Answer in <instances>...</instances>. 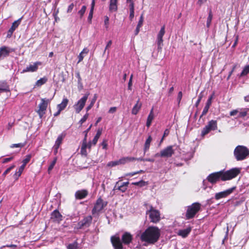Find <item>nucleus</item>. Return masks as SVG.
<instances>
[{
  "label": "nucleus",
  "mask_w": 249,
  "mask_h": 249,
  "mask_svg": "<svg viewBox=\"0 0 249 249\" xmlns=\"http://www.w3.org/2000/svg\"><path fill=\"white\" fill-rule=\"evenodd\" d=\"M240 169L237 168H232L226 171H220L211 174L207 177L208 180L211 183H214L221 180L225 181L231 179L240 173Z\"/></svg>",
  "instance_id": "1"
},
{
  "label": "nucleus",
  "mask_w": 249,
  "mask_h": 249,
  "mask_svg": "<svg viewBox=\"0 0 249 249\" xmlns=\"http://www.w3.org/2000/svg\"><path fill=\"white\" fill-rule=\"evenodd\" d=\"M160 235V230L158 227L151 226L142 234L141 239L142 241L153 244L158 241Z\"/></svg>",
  "instance_id": "2"
},
{
  "label": "nucleus",
  "mask_w": 249,
  "mask_h": 249,
  "mask_svg": "<svg viewBox=\"0 0 249 249\" xmlns=\"http://www.w3.org/2000/svg\"><path fill=\"white\" fill-rule=\"evenodd\" d=\"M249 155L248 149L242 145L237 146L234 150V155L237 160H242Z\"/></svg>",
  "instance_id": "3"
},
{
  "label": "nucleus",
  "mask_w": 249,
  "mask_h": 249,
  "mask_svg": "<svg viewBox=\"0 0 249 249\" xmlns=\"http://www.w3.org/2000/svg\"><path fill=\"white\" fill-rule=\"evenodd\" d=\"M201 204L198 202H195L187 206L186 212V219H190L194 218L195 215L199 211Z\"/></svg>",
  "instance_id": "4"
},
{
  "label": "nucleus",
  "mask_w": 249,
  "mask_h": 249,
  "mask_svg": "<svg viewBox=\"0 0 249 249\" xmlns=\"http://www.w3.org/2000/svg\"><path fill=\"white\" fill-rule=\"evenodd\" d=\"M146 213V214L149 215V217L151 222L157 223L160 221V212L155 209L151 205L149 206V209L147 210Z\"/></svg>",
  "instance_id": "5"
},
{
  "label": "nucleus",
  "mask_w": 249,
  "mask_h": 249,
  "mask_svg": "<svg viewBox=\"0 0 249 249\" xmlns=\"http://www.w3.org/2000/svg\"><path fill=\"white\" fill-rule=\"evenodd\" d=\"M217 121L212 120L209 121L208 124L203 128L201 131V136H204L208 134L211 131L217 129Z\"/></svg>",
  "instance_id": "6"
},
{
  "label": "nucleus",
  "mask_w": 249,
  "mask_h": 249,
  "mask_svg": "<svg viewBox=\"0 0 249 249\" xmlns=\"http://www.w3.org/2000/svg\"><path fill=\"white\" fill-rule=\"evenodd\" d=\"M89 94V93L86 94L73 106L75 112L77 113H79L84 107Z\"/></svg>",
  "instance_id": "7"
},
{
  "label": "nucleus",
  "mask_w": 249,
  "mask_h": 249,
  "mask_svg": "<svg viewBox=\"0 0 249 249\" xmlns=\"http://www.w3.org/2000/svg\"><path fill=\"white\" fill-rule=\"evenodd\" d=\"M107 205V202H105L103 200L99 197L96 201L94 206L92 210V214H95L99 213L102 211L104 207Z\"/></svg>",
  "instance_id": "8"
},
{
  "label": "nucleus",
  "mask_w": 249,
  "mask_h": 249,
  "mask_svg": "<svg viewBox=\"0 0 249 249\" xmlns=\"http://www.w3.org/2000/svg\"><path fill=\"white\" fill-rule=\"evenodd\" d=\"M49 102V99H41V102L38 106L39 109L37 111V112L40 118H41L43 115L45 114V110H46V108L47 107L48 104Z\"/></svg>",
  "instance_id": "9"
},
{
  "label": "nucleus",
  "mask_w": 249,
  "mask_h": 249,
  "mask_svg": "<svg viewBox=\"0 0 249 249\" xmlns=\"http://www.w3.org/2000/svg\"><path fill=\"white\" fill-rule=\"evenodd\" d=\"M165 26L164 25L160 29L159 33L157 36V43L158 45V49L160 50L163 46V39L162 37L165 33Z\"/></svg>",
  "instance_id": "10"
},
{
  "label": "nucleus",
  "mask_w": 249,
  "mask_h": 249,
  "mask_svg": "<svg viewBox=\"0 0 249 249\" xmlns=\"http://www.w3.org/2000/svg\"><path fill=\"white\" fill-rule=\"evenodd\" d=\"M175 151L173 146L170 145L162 150L160 152V157L162 158H170L174 154Z\"/></svg>",
  "instance_id": "11"
},
{
  "label": "nucleus",
  "mask_w": 249,
  "mask_h": 249,
  "mask_svg": "<svg viewBox=\"0 0 249 249\" xmlns=\"http://www.w3.org/2000/svg\"><path fill=\"white\" fill-rule=\"evenodd\" d=\"M235 188V187H233L226 191L216 193L215 195V198L218 200L221 198L225 197L232 193Z\"/></svg>",
  "instance_id": "12"
},
{
  "label": "nucleus",
  "mask_w": 249,
  "mask_h": 249,
  "mask_svg": "<svg viewBox=\"0 0 249 249\" xmlns=\"http://www.w3.org/2000/svg\"><path fill=\"white\" fill-rule=\"evenodd\" d=\"M51 219L54 222L59 223L62 220V215L58 210H55L51 213Z\"/></svg>",
  "instance_id": "13"
},
{
  "label": "nucleus",
  "mask_w": 249,
  "mask_h": 249,
  "mask_svg": "<svg viewBox=\"0 0 249 249\" xmlns=\"http://www.w3.org/2000/svg\"><path fill=\"white\" fill-rule=\"evenodd\" d=\"M22 18V17L19 18L17 20L15 21L12 23V25L11 28L9 29L8 32H7V37H10L12 36L14 31L18 28V27L20 24Z\"/></svg>",
  "instance_id": "14"
},
{
  "label": "nucleus",
  "mask_w": 249,
  "mask_h": 249,
  "mask_svg": "<svg viewBox=\"0 0 249 249\" xmlns=\"http://www.w3.org/2000/svg\"><path fill=\"white\" fill-rule=\"evenodd\" d=\"M13 51L12 49H11L6 46H2L0 48V59H3L4 57L8 56L9 53Z\"/></svg>",
  "instance_id": "15"
},
{
  "label": "nucleus",
  "mask_w": 249,
  "mask_h": 249,
  "mask_svg": "<svg viewBox=\"0 0 249 249\" xmlns=\"http://www.w3.org/2000/svg\"><path fill=\"white\" fill-rule=\"evenodd\" d=\"M111 241L115 249H122L123 245L119 237L113 236Z\"/></svg>",
  "instance_id": "16"
},
{
  "label": "nucleus",
  "mask_w": 249,
  "mask_h": 249,
  "mask_svg": "<svg viewBox=\"0 0 249 249\" xmlns=\"http://www.w3.org/2000/svg\"><path fill=\"white\" fill-rule=\"evenodd\" d=\"M92 221V217L88 216L85 217L83 220L78 223V225L80 228L83 227H88L91 224Z\"/></svg>",
  "instance_id": "17"
},
{
  "label": "nucleus",
  "mask_w": 249,
  "mask_h": 249,
  "mask_svg": "<svg viewBox=\"0 0 249 249\" xmlns=\"http://www.w3.org/2000/svg\"><path fill=\"white\" fill-rule=\"evenodd\" d=\"M41 65V62H36L34 63L33 64H31L29 66L27 67L25 69L23 70L22 73L26 72H34L36 71L38 69V65Z\"/></svg>",
  "instance_id": "18"
},
{
  "label": "nucleus",
  "mask_w": 249,
  "mask_h": 249,
  "mask_svg": "<svg viewBox=\"0 0 249 249\" xmlns=\"http://www.w3.org/2000/svg\"><path fill=\"white\" fill-rule=\"evenodd\" d=\"M132 240V235L129 232H124L122 236V242L126 245L129 244Z\"/></svg>",
  "instance_id": "19"
},
{
  "label": "nucleus",
  "mask_w": 249,
  "mask_h": 249,
  "mask_svg": "<svg viewBox=\"0 0 249 249\" xmlns=\"http://www.w3.org/2000/svg\"><path fill=\"white\" fill-rule=\"evenodd\" d=\"M129 184L128 182H123L122 184L119 185V181H118L116 183L115 186L114 187V190H118L121 191L122 192H124L126 189L127 186Z\"/></svg>",
  "instance_id": "20"
},
{
  "label": "nucleus",
  "mask_w": 249,
  "mask_h": 249,
  "mask_svg": "<svg viewBox=\"0 0 249 249\" xmlns=\"http://www.w3.org/2000/svg\"><path fill=\"white\" fill-rule=\"evenodd\" d=\"M88 194V193L86 190H79L76 192L75 196L76 199H82L85 198Z\"/></svg>",
  "instance_id": "21"
},
{
  "label": "nucleus",
  "mask_w": 249,
  "mask_h": 249,
  "mask_svg": "<svg viewBox=\"0 0 249 249\" xmlns=\"http://www.w3.org/2000/svg\"><path fill=\"white\" fill-rule=\"evenodd\" d=\"M118 0H110L109 10L111 12H116L118 9Z\"/></svg>",
  "instance_id": "22"
},
{
  "label": "nucleus",
  "mask_w": 249,
  "mask_h": 249,
  "mask_svg": "<svg viewBox=\"0 0 249 249\" xmlns=\"http://www.w3.org/2000/svg\"><path fill=\"white\" fill-rule=\"evenodd\" d=\"M153 107L150 110V113L147 117L146 125L147 127H149L151 124L154 118V115L153 112Z\"/></svg>",
  "instance_id": "23"
},
{
  "label": "nucleus",
  "mask_w": 249,
  "mask_h": 249,
  "mask_svg": "<svg viewBox=\"0 0 249 249\" xmlns=\"http://www.w3.org/2000/svg\"><path fill=\"white\" fill-rule=\"evenodd\" d=\"M191 231V228H188L186 229H183L181 230H179L178 234V235H180L182 236L183 238H185L188 236V235L189 234V233Z\"/></svg>",
  "instance_id": "24"
},
{
  "label": "nucleus",
  "mask_w": 249,
  "mask_h": 249,
  "mask_svg": "<svg viewBox=\"0 0 249 249\" xmlns=\"http://www.w3.org/2000/svg\"><path fill=\"white\" fill-rule=\"evenodd\" d=\"M9 87L5 81H0V92L9 91Z\"/></svg>",
  "instance_id": "25"
},
{
  "label": "nucleus",
  "mask_w": 249,
  "mask_h": 249,
  "mask_svg": "<svg viewBox=\"0 0 249 249\" xmlns=\"http://www.w3.org/2000/svg\"><path fill=\"white\" fill-rule=\"evenodd\" d=\"M25 166L24 165H21L19 168L18 169V171H16L15 174L13 175V178L15 180H18V178L21 175L23 170L25 168Z\"/></svg>",
  "instance_id": "26"
},
{
  "label": "nucleus",
  "mask_w": 249,
  "mask_h": 249,
  "mask_svg": "<svg viewBox=\"0 0 249 249\" xmlns=\"http://www.w3.org/2000/svg\"><path fill=\"white\" fill-rule=\"evenodd\" d=\"M65 136V134L62 133L58 136L56 139L54 146L57 148H59L61 144L62 143V141Z\"/></svg>",
  "instance_id": "27"
},
{
  "label": "nucleus",
  "mask_w": 249,
  "mask_h": 249,
  "mask_svg": "<svg viewBox=\"0 0 249 249\" xmlns=\"http://www.w3.org/2000/svg\"><path fill=\"white\" fill-rule=\"evenodd\" d=\"M69 102V100L67 98H64L63 99L61 103L58 104L57 106V109H59L60 110H64L66 106H67Z\"/></svg>",
  "instance_id": "28"
},
{
  "label": "nucleus",
  "mask_w": 249,
  "mask_h": 249,
  "mask_svg": "<svg viewBox=\"0 0 249 249\" xmlns=\"http://www.w3.org/2000/svg\"><path fill=\"white\" fill-rule=\"evenodd\" d=\"M89 52V50L87 48H84L83 51L80 53L78 55V63L82 61L85 57V56Z\"/></svg>",
  "instance_id": "29"
},
{
  "label": "nucleus",
  "mask_w": 249,
  "mask_h": 249,
  "mask_svg": "<svg viewBox=\"0 0 249 249\" xmlns=\"http://www.w3.org/2000/svg\"><path fill=\"white\" fill-rule=\"evenodd\" d=\"M94 6H95V0H92V2L91 4V8H90V10L88 18V21L89 23L91 22V19L93 17V9H94Z\"/></svg>",
  "instance_id": "30"
},
{
  "label": "nucleus",
  "mask_w": 249,
  "mask_h": 249,
  "mask_svg": "<svg viewBox=\"0 0 249 249\" xmlns=\"http://www.w3.org/2000/svg\"><path fill=\"white\" fill-rule=\"evenodd\" d=\"M142 106V104L139 103V100H138L136 105L133 107L132 109V113L133 114L136 115L138 113L139 110L140 109Z\"/></svg>",
  "instance_id": "31"
},
{
  "label": "nucleus",
  "mask_w": 249,
  "mask_h": 249,
  "mask_svg": "<svg viewBox=\"0 0 249 249\" xmlns=\"http://www.w3.org/2000/svg\"><path fill=\"white\" fill-rule=\"evenodd\" d=\"M134 160H135V158L128 157H124V158H123L122 159H120L119 160V162H120V164H125L127 162L133 161Z\"/></svg>",
  "instance_id": "32"
},
{
  "label": "nucleus",
  "mask_w": 249,
  "mask_h": 249,
  "mask_svg": "<svg viewBox=\"0 0 249 249\" xmlns=\"http://www.w3.org/2000/svg\"><path fill=\"white\" fill-rule=\"evenodd\" d=\"M152 137L151 136H149L147 140L145 141V144H144V151L145 152L146 151H147L150 147V143L152 141Z\"/></svg>",
  "instance_id": "33"
},
{
  "label": "nucleus",
  "mask_w": 249,
  "mask_h": 249,
  "mask_svg": "<svg viewBox=\"0 0 249 249\" xmlns=\"http://www.w3.org/2000/svg\"><path fill=\"white\" fill-rule=\"evenodd\" d=\"M48 80L47 78L44 77L37 80L36 83V85L37 87H40L47 82Z\"/></svg>",
  "instance_id": "34"
},
{
  "label": "nucleus",
  "mask_w": 249,
  "mask_h": 249,
  "mask_svg": "<svg viewBox=\"0 0 249 249\" xmlns=\"http://www.w3.org/2000/svg\"><path fill=\"white\" fill-rule=\"evenodd\" d=\"M102 133V130L100 129H98L96 135L95 136L94 138H93L92 142L93 145H95L97 143V142L98 141V139L100 137Z\"/></svg>",
  "instance_id": "35"
},
{
  "label": "nucleus",
  "mask_w": 249,
  "mask_h": 249,
  "mask_svg": "<svg viewBox=\"0 0 249 249\" xmlns=\"http://www.w3.org/2000/svg\"><path fill=\"white\" fill-rule=\"evenodd\" d=\"M213 17V15L212 14V10H210L209 11V16L207 18V23H206L207 27L208 28L210 27V26L211 25Z\"/></svg>",
  "instance_id": "36"
},
{
  "label": "nucleus",
  "mask_w": 249,
  "mask_h": 249,
  "mask_svg": "<svg viewBox=\"0 0 249 249\" xmlns=\"http://www.w3.org/2000/svg\"><path fill=\"white\" fill-rule=\"evenodd\" d=\"M126 3L128 4L130 12L134 11V3L133 0H126Z\"/></svg>",
  "instance_id": "37"
},
{
  "label": "nucleus",
  "mask_w": 249,
  "mask_h": 249,
  "mask_svg": "<svg viewBox=\"0 0 249 249\" xmlns=\"http://www.w3.org/2000/svg\"><path fill=\"white\" fill-rule=\"evenodd\" d=\"M56 161H57V158L55 157V158H54L53 160L52 161V162L51 163L50 165H49V166L48 167V172L49 173H50L51 172V171L52 170V169L54 167V166L56 162Z\"/></svg>",
  "instance_id": "38"
},
{
  "label": "nucleus",
  "mask_w": 249,
  "mask_h": 249,
  "mask_svg": "<svg viewBox=\"0 0 249 249\" xmlns=\"http://www.w3.org/2000/svg\"><path fill=\"white\" fill-rule=\"evenodd\" d=\"M97 96L96 95H94V98L91 100L90 104L87 107L86 110L87 111L89 110L91 107L93 106L96 100Z\"/></svg>",
  "instance_id": "39"
},
{
  "label": "nucleus",
  "mask_w": 249,
  "mask_h": 249,
  "mask_svg": "<svg viewBox=\"0 0 249 249\" xmlns=\"http://www.w3.org/2000/svg\"><path fill=\"white\" fill-rule=\"evenodd\" d=\"M249 73V64L245 67L242 72L240 74V76L246 75Z\"/></svg>",
  "instance_id": "40"
},
{
  "label": "nucleus",
  "mask_w": 249,
  "mask_h": 249,
  "mask_svg": "<svg viewBox=\"0 0 249 249\" xmlns=\"http://www.w3.org/2000/svg\"><path fill=\"white\" fill-rule=\"evenodd\" d=\"M248 114V110L244 109L243 110L238 112L237 118L244 117Z\"/></svg>",
  "instance_id": "41"
},
{
  "label": "nucleus",
  "mask_w": 249,
  "mask_h": 249,
  "mask_svg": "<svg viewBox=\"0 0 249 249\" xmlns=\"http://www.w3.org/2000/svg\"><path fill=\"white\" fill-rule=\"evenodd\" d=\"M86 6L84 5L81 9L78 11V14L80 16V18H82L86 10Z\"/></svg>",
  "instance_id": "42"
},
{
  "label": "nucleus",
  "mask_w": 249,
  "mask_h": 249,
  "mask_svg": "<svg viewBox=\"0 0 249 249\" xmlns=\"http://www.w3.org/2000/svg\"><path fill=\"white\" fill-rule=\"evenodd\" d=\"M31 157L32 156L31 155H26L25 158L22 160V165L25 166L26 164L30 160Z\"/></svg>",
  "instance_id": "43"
},
{
  "label": "nucleus",
  "mask_w": 249,
  "mask_h": 249,
  "mask_svg": "<svg viewBox=\"0 0 249 249\" xmlns=\"http://www.w3.org/2000/svg\"><path fill=\"white\" fill-rule=\"evenodd\" d=\"M132 184L133 185L139 186L140 187H142L147 184V183L143 180H141L139 182H133Z\"/></svg>",
  "instance_id": "44"
},
{
  "label": "nucleus",
  "mask_w": 249,
  "mask_h": 249,
  "mask_svg": "<svg viewBox=\"0 0 249 249\" xmlns=\"http://www.w3.org/2000/svg\"><path fill=\"white\" fill-rule=\"evenodd\" d=\"M67 249H77V243L74 242L72 244H70L67 246Z\"/></svg>",
  "instance_id": "45"
},
{
  "label": "nucleus",
  "mask_w": 249,
  "mask_h": 249,
  "mask_svg": "<svg viewBox=\"0 0 249 249\" xmlns=\"http://www.w3.org/2000/svg\"><path fill=\"white\" fill-rule=\"evenodd\" d=\"M89 117V113H87L83 118L79 121V124L81 125L88 119Z\"/></svg>",
  "instance_id": "46"
},
{
  "label": "nucleus",
  "mask_w": 249,
  "mask_h": 249,
  "mask_svg": "<svg viewBox=\"0 0 249 249\" xmlns=\"http://www.w3.org/2000/svg\"><path fill=\"white\" fill-rule=\"evenodd\" d=\"M119 164H120V162H119V160H118L112 161H110V162H108L107 163V166H110V167H113V166H115L119 165Z\"/></svg>",
  "instance_id": "47"
},
{
  "label": "nucleus",
  "mask_w": 249,
  "mask_h": 249,
  "mask_svg": "<svg viewBox=\"0 0 249 249\" xmlns=\"http://www.w3.org/2000/svg\"><path fill=\"white\" fill-rule=\"evenodd\" d=\"M15 165H12L8 168H7L3 173V176H5L6 174H7L11 170H12L14 168H15Z\"/></svg>",
  "instance_id": "48"
},
{
  "label": "nucleus",
  "mask_w": 249,
  "mask_h": 249,
  "mask_svg": "<svg viewBox=\"0 0 249 249\" xmlns=\"http://www.w3.org/2000/svg\"><path fill=\"white\" fill-rule=\"evenodd\" d=\"M88 147V144L87 143V139L86 138H84V139L83 140V143L81 146V148H82V151H83V149H86Z\"/></svg>",
  "instance_id": "49"
},
{
  "label": "nucleus",
  "mask_w": 249,
  "mask_h": 249,
  "mask_svg": "<svg viewBox=\"0 0 249 249\" xmlns=\"http://www.w3.org/2000/svg\"><path fill=\"white\" fill-rule=\"evenodd\" d=\"M209 108H210V107H207L206 106H205V107H204V109L203 110V111L202 112V114L200 116V117H201L202 116H203L204 115H205L207 113V112H208V111L209 110Z\"/></svg>",
  "instance_id": "50"
},
{
  "label": "nucleus",
  "mask_w": 249,
  "mask_h": 249,
  "mask_svg": "<svg viewBox=\"0 0 249 249\" xmlns=\"http://www.w3.org/2000/svg\"><path fill=\"white\" fill-rule=\"evenodd\" d=\"M104 23H105L106 28L107 29L108 27V24H109V18L107 16H106L105 17Z\"/></svg>",
  "instance_id": "51"
},
{
  "label": "nucleus",
  "mask_w": 249,
  "mask_h": 249,
  "mask_svg": "<svg viewBox=\"0 0 249 249\" xmlns=\"http://www.w3.org/2000/svg\"><path fill=\"white\" fill-rule=\"evenodd\" d=\"M202 97H203V94H202V93L201 92L199 94V95L198 96V99H197V101H196V103L195 105H196V107H197L198 106V105H199V103H200V102Z\"/></svg>",
  "instance_id": "52"
},
{
  "label": "nucleus",
  "mask_w": 249,
  "mask_h": 249,
  "mask_svg": "<svg viewBox=\"0 0 249 249\" xmlns=\"http://www.w3.org/2000/svg\"><path fill=\"white\" fill-rule=\"evenodd\" d=\"M101 145L104 149H107V141L104 140L101 143Z\"/></svg>",
  "instance_id": "53"
},
{
  "label": "nucleus",
  "mask_w": 249,
  "mask_h": 249,
  "mask_svg": "<svg viewBox=\"0 0 249 249\" xmlns=\"http://www.w3.org/2000/svg\"><path fill=\"white\" fill-rule=\"evenodd\" d=\"M111 44H112V41L111 40H109L107 42V44L106 45V48L105 49V50L104 51V54H105L106 53L107 50L111 46Z\"/></svg>",
  "instance_id": "54"
},
{
  "label": "nucleus",
  "mask_w": 249,
  "mask_h": 249,
  "mask_svg": "<svg viewBox=\"0 0 249 249\" xmlns=\"http://www.w3.org/2000/svg\"><path fill=\"white\" fill-rule=\"evenodd\" d=\"M212 98H213V96H211V97H210L209 98V99H208L207 101V103L206 104V106L208 107H210L212 104Z\"/></svg>",
  "instance_id": "55"
},
{
  "label": "nucleus",
  "mask_w": 249,
  "mask_h": 249,
  "mask_svg": "<svg viewBox=\"0 0 249 249\" xmlns=\"http://www.w3.org/2000/svg\"><path fill=\"white\" fill-rule=\"evenodd\" d=\"M143 21V16L142 15H141L140 18L139 19V22L137 25L138 26L141 27L142 25Z\"/></svg>",
  "instance_id": "56"
},
{
  "label": "nucleus",
  "mask_w": 249,
  "mask_h": 249,
  "mask_svg": "<svg viewBox=\"0 0 249 249\" xmlns=\"http://www.w3.org/2000/svg\"><path fill=\"white\" fill-rule=\"evenodd\" d=\"M229 226H228L227 227V231H226V232L225 236L224 238L223 239V240H222V244H223L224 243L225 240H227V239L228 238V233H229Z\"/></svg>",
  "instance_id": "57"
},
{
  "label": "nucleus",
  "mask_w": 249,
  "mask_h": 249,
  "mask_svg": "<svg viewBox=\"0 0 249 249\" xmlns=\"http://www.w3.org/2000/svg\"><path fill=\"white\" fill-rule=\"evenodd\" d=\"M23 146V144L22 143H17V144H13L11 146V148H14V147H21Z\"/></svg>",
  "instance_id": "58"
},
{
  "label": "nucleus",
  "mask_w": 249,
  "mask_h": 249,
  "mask_svg": "<svg viewBox=\"0 0 249 249\" xmlns=\"http://www.w3.org/2000/svg\"><path fill=\"white\" fill-rule=\"evenodd\" d=\"M239 112V111L237 109L233 110L230 112V115L231 116H235L237 115Z\"/></svg>",
  "instance_id": "59"
},
{
  "label": "nucleus",
  "mask_w": 249,
  "mask_h": 249,
  "mask_svg": "<svg viewBox=\"0 0 249 249\" xmlns=\"http://www.w3.org/2000/svg\"><path fill=\"white\" fill-rule=\"evenodd\" d=\"M74 7V4L73 3H71V4L69 7H68V10H67V12L68 13H70L71 12V11L72 10L73 8Z\"/></svg>",
  "instance_id": "60"
},
{
  "label": "nucleus",
  "mask_w": 249,
  "mask_h": 249,
  "mask_svg": "<svg viewBox=\"0 0 249 249\" xmlns=\"http://www.w3.org/2000/svg\"><path fill=\"white\" fill-rule=\"evenodd\" d=\"M117 110L116 107H111L108 110V112L109 113H113L116 112Z\"/></svg>",
  "instance_id": "61"
},
{
  "label": "nucleus",
  "mask_w": 249,
  "mask_h": 249,
  "mask_svg": "<svg viewBox=\"0 0 249 249\" xmlns=\"http://www.w3.org/2000/svg\"><path fill=\"white\" fill-rule=\"evenodd\" d=\"M182 92L181 91H179L178 93V97H177V99L178 101V103H179V102H180L181 101V99L182 98Z\"/></svg>",
  "instance_id": "62"
},
{
  "label": "nucleus",
  "mask_w": 249,
  "mask_h": 249,
  "mask_svg": "<svg viewBox=\"0 0 249 249\" xmlns=\"http://www.w3.org/2000/svg\"><path fill=\"white\" fill-rule=\"evenodd\" d=\"M13 157H10V158H5L3 160V163H7L11 160H13Z\"/></svg>",
  "instance_id": "63"
},
{
  "label": "nucleus",
  "mask_w": 249,
  "mask_h": 249,
  "mask_svg": "<svg viewBox=\"0 0 249 249\" xmlns=\"http://www.w3.org/2000/svg\"><path fill=\"white\" fill-rule=\"evenodd\" d=\"M134 17V11H130V15H129V18L131 20H132Z\"/></svg>",
  "instance_id": "64"
}]
</instances>
